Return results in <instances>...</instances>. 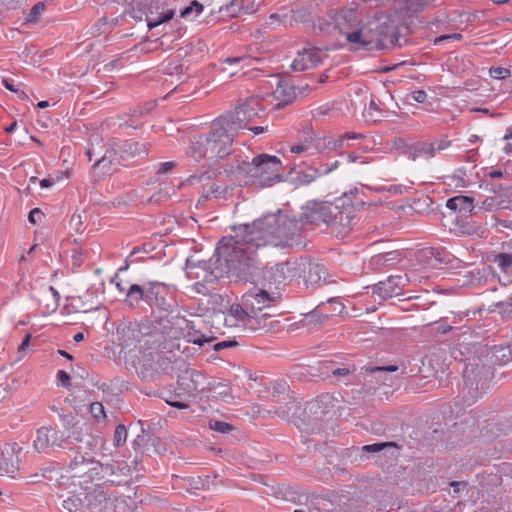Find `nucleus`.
<instances>
[{
    "mask_svg": "<svg viewBox=\"0 0 512 512\" xmlns=\"http://www.w3.org/2000/svg\"><path fill=\"white\" fill-rule=\"evenodd\" d=\"M141 301L160 314H172L177 306L169 287L161 282H148L142 286L132 284L126 291V304L136 307Z\"/></svg>",
    "mask_w": 512,
    "mask_h": 512,
    "instance_id": "7ed1b4c3",
    "label": "nucleus"
},
{
    "mask_svg": "<svg viewBox=\"0 0 512 512\" xmlns=\"http://www.w3.org/2000/svg\"><path fill=\"white\" fill-rule=\"evenodd\" d=\"M90 412L97 420L104 419L106 417L104 406L100 402H93L90 405Z\"/></svg>",
    "mask_w": 512,
    "mask_h": 512,
    "instance_id": "603ef678",
    "label": "nucleus"
},
{
    "mask_svg": "<svg viewBox=\"0 0 512 512\" xmlns=\"http://www.w3.org/2000/svg\"><path fill=\"white\" fill-rule=\"evenodd\" d=\"M220 119L213 121L210 131L204 134L208 159L217 162L232 154V144L236 134Z\"/></svg>",
    "mask_w": 512,
    "mask_h": 512,
    "instance_id": "20e7f679",
    "label": "nucleus"
},
{
    "mask_svg": "<svg viewBox=\"0 0 512 512\" xmlns=\"http://www.w3.org/2000/svg\"><path fill=\"white\" fill-rule=\"evenodd\" d=\"M275 302V297L266 290L252 288L242 296V303L250 310L251 314L261 316L263 309L270 307Z\"/></svg>",
    "mask_w": 512,
    "mask_h": 512,
    "instance_id": "ddd939ff",
    "label": "nucleus"
},
{
    "mask_svg": "<svg viewBox=\"0 0 512 512\" xmlns=\"http://www.w3.org/2000/svg\"><path fill=\"white\" fill-rule=\"evenodd\" d=\"M205 377L203 374L196 370L186 371L183 375L179 376L177 380L178 394L194 396L198 392H203Z\"/></svg>",
    "mask_w": 512,
    "mask_h": 512,
    "instance_id": "dca6fc26",
    "label": "nucleus"
},
{
    "mask_svg": "<svg viewBox=\"0 0 512 512\" xmlns=\"http://www.w3.org/2000/svg\"><path fill=\"white\" fill-rule=\"evenodd\" d=\"M431 144H433V151L436 153L448 148L451 145V141L444 137L431 142Z\"/></svg>",
    "mask_w": 512,
    "mask_h": 512,
    "instance_id": "5fc2aeb1",
    "label": "nucleus"
},
{
    "mask_svg": "<svg viewBox=\"0 0 512 512\" xmlns=\"http://www.w3.org/2000/svg\"><path fill=\"white\" fill-rule=\"evenodd\" d=\"M496 307L499 309V313L502 318H512V298L498 302Z\"/></svg>",
    "mask_w": 512,
    "mask_h": 512,
    "instance_id": "49530a36",
    "label": "nucleus"
},
{
    "mask_svg": "<svg viewBox=\"0 0 512 512\" xmlns=\"http://www.w3.org/2000/svg\"><path fill=\"white\" fill-rule=\"evenodd\" d=\"M45 11V4L43 2L36 3L27 15V22H35L37 18Z\"/></svg>",
    "mask_w": 512,
    "mask_h": 512,
    "instance_id": "de8ad7c7",
    "label": "nucleus"
},
{
    "mask_svg": "<svg viewBox=\"0 0 512 512\" xmlns=\"http://www.w3.org/2000/svg\"><path fill=\"white\" fill-rule=\"evenodd\" d=\"M80 465H86V459L82 455H77L74 457L73 460L69 463L68 467L71 471H74L78 468Z\"/></svg>",
    "mask_w": 512,
    "mask_h": 512,
    "instance_id": "680f3d73",
    "label": "nucleus"
},
{
    "mask_svg": "<svg viewBox=\"0 0 512 512\" xmlns=\"http://www.w3.org/2000/svg\"><path fill=\"white\" fill-rule=\"evenodd\" d=\"M85 509L93 512L105 511L113 502L114 498L101 485H95L92 488L82 492Z\"/></svg>",
    "mask_w": 512,
    "mask_h": 512,
    "instance_id": "f8f14e48",
    "label": "nucleus"
},
{
    "mask_svg": "<svg viewBox=\"0 0 512 512\" xmlns=\"http://www.w3.org/2000/svg\"><path fill=\"white\" fill-rule=\"evenodd\" d=\"M223 169L226 174L246 176L253 183L258 182L261 186H267L279 180L281 161L276 156L260 154L252 161L234 159Z\"/></svg>",
    "mask_w": 512,
    "mask_h": 512,
    "instance_id": "f03ea898",
    "label": "nucleus"
},
{
    "mask_svg": "<svg viewBox=\"0 0 512 512\" xmlns=\"http://www.w3.org/2000/svg\"><path fill=\"white\" fill-rule=\"evenodd\" d=\"M203 11V5L199 3L197 0H193L189 6L185 7L180 11V17L189 18L193 12H195L194 17L198 16Z\"/></svg>",
    "mask_w": 512,
    "mask_h": 512,
    "instance_id": "37998d69",
    "label": "nucleus"
},
{
    "mask_svg": "<svg viewBox=\"0 0 512 512\" xmlns=\"http://www.w3.org/2000/svg\"><path fill=\"white\" fill-rule=\"evenodd\" d=\"M493 364L505 365L512 360V349L506 345H495L490 349Z\"/></svg>",
    "mask_w": 512,
    "mask_h": 512,
    "instance_id": "f704fd0d",
    "label": "nucleus"
},
{
    "mask_svg": "<svg viewBox=\"0 0 512 512\" xmlns=\"http://www.w3.org/2000/svg\"><path fill=\"white\" fill-rule=\"evenodd\" d=\"M33 447L37 452H42L48 447L71 449L69 436L65 438L63 433L49 427H41L36 431Z\"/></svg>",
    "mask_w": 512,
    "mask_h": 512,
    "instance_id": "1a4fd4ad",
    "label": "nucleus"
},
{
    "mask_svg": "<svg viewBox=\"0 0 512 512\" xmlns=\"http://www.w3.org/2000/svg\"><path fill=\"white\" fill-rule=\"evenodd\" d=\"M364 136L360 133H345L344 135H342L339 139L337 140H333V141H329L328 142V146L332 149H338V148H341L343 146V143L345 140H350V139H353V140H356V139H362Z\"/></svg>",
    "mask_w": 512,
    "mask_h": 512,
    "instance_id": "c03bdc74",
    "label": "nucleus"
},
{
    "mask_svg": "<svg viewBox=\"0 0 512 512\" xmlns=\"http://www.w3.org/2000/svg\"><path fill=\"white\" fill-rule=\"evenodd\" d=\"M453 178L457 180L458 185L466 186V172L464 169H457L453 174Z\"/></svg>",
    "mask_w": 512,
    "mask_h": 512,
    "instance_id": "338daca9",
    "label": "nucleus"
},
{
    "mask_svg": "<svg viewBox=\"0 0 512 512\" xmlns=\"http://www.w3.org/2000/svg\"><path fill=\"white\" fill-rule=\"evenodd\" d=\"M316 26L320 31L327 34L331 33L333 30H337V28L333 27L332 21L329 19V13L327 14V17L319 18Z\"/></svg>",
    "mask_w": 512,
    "mask_h": 512,
    "instance_id": "8fccbe9b",
    "label": "nucleus"
},
{
    "mask_svg": "<svg viewBox=\"0 0 512 512\" xmlns=\"http://www.w3.org/2000/svg\"><path fill=\"white\" fill-rule=\"evenodd\" d=\"M358 4L354 6L342 8L340 11H330L329 19L332 21L333 27L345 35L350 30L358 27L360 24Z\"/></svg>",
    "mask_w": 512,
    "mask_h": 512,
    "instance_id": "9b49d317",
    "label": "nucleus"
},
{
    "mask_svg": "<svg viewBox=\"0 0 512 512\" xmlns=\"http://www.w3.org/2000/svg\"><path fill=\"white\" fill-rule=\"evenodd\" d=\"M186 327L181 330V334L179 335L180 339H186L188 343H193L199 346H203L205 343L210 342L211 339L207 338L204 334L200 333L195 326L193 321L186 319Z\"/></svg>",
    "mask_w": 512,
    "mask_h": 512,
    "instance_id": "b1692460",
    "label": "nucleus"
},
{
    "mask_svg": "<svg viewBox=\"0 0 512 512\" xmlns=\"http://www.w3.org/2000/svg\"><path fill=\"white\" fill-rule=\"evenodd\" d=\"M454 317L451 324L446 322V318L440 319L439 321L434 322L435 330L439 334H446L448 332H452L454 330V325L459 324L463 318L469 315V311L453 313Z\"/></svg>",
    "mask_w": 512,
    "mask_h": 512,
    "instance_id": "c9c22d12",
    "label": "nucleus"
},
{
    "mask_svg": "<svg viewBox=\"0 0 512 512\" xmlns=\"http://www.w3.org/2000/svg\"><path fill=\"white\" fill-rule=\"evenodd\" d=\"M187 153L195 161H199L203 158L208 159L204 134L195 136L190 140V144H189Z\"/></svg>",
    "mask_w": 512,
    "mask_h": 512,
    "instance_id": "473e14b6",
    "label": "nucleus"
},
{
    "mask_svg": "<svg viewBox=\"0 0 512 512\" xmlns=\"http://www.w3.org/2000/svg\"><path fill=\"white\" fill-rule=\"evenodd\" d=\"M21 450L22 448L17 443H13L0 453V473H6L10 477L15 478V474L20 469L18 454Z\"/></svg>",
    "mask_w": 512,
    "mask_h": 512,
    "instance_id": "f3484780",
    "label": "nucleus"
},
{
    "mask_svg": "<svg viewBox=\"0 0 512 512\" xmlns=\"http://www.w3.org/2000/svg\"><path fill=\"white\" fill-rule=\"evenodd\" d=\"M494 262L505 272L512 270V253H499Z\"/></svg>",
    "mask_w": 512,
    "mask_h": 512,
    "instance_id": "79ce46f5",
    "label": "nucleus"
},
{
    "mask_svg": "<svg viewBox=\"0 0 512 512\" xmlns=\"http://www.w3.org/2000/svg\"><path fill=\"white\" fill-rule=\"evenodd\" d=\"M208 390L212 393V396L224 402H230L234 396L232 394L230 385L227 381L213 380L208 383Z\"/></svg>",
    "mask_w": 512,
    "mask_h": 512,
    "instance_id": "c85d7f7f",
    "label": "nucleus"
},
{
    "mask_svg": "<svg viewBox=\"0 0 512 512\" xmlns=\"http://www.w3.org/2000/svg\"><path fill=\"white\" fill-rule=\"evenodd\" d=\"M462 38H463V35L460 33L445 34V35H441V36L435 38L434 43L440 44L441 42L446 41V40L460 41Z\"/></svg>",
    "mask_w": 512,
    "mask_h": 512,
    "instance_id": "13d9d810",
    "label": "nucleus"
},
{
    "mask_svg": "<svg viewBox=\"0 0 512 512\" xmlns=\"http://www.w3.org/2000/svg\"><path fill=\"white\" fill-rule=\"evenodd\" d=\"M363 27H364V30L368 32V34H367L368 41L373 42L371 44L373 51L377 50V43H379V41L377 39L378 38L377 28L379 27V19L371 20V21L367 22L366 24H364Z\"/></svg>",
    "mask_w": 512,
    "mask_h": 512,
    "instance_id": "ea45409f",
    "label": "nucleus"
},
{
    "mask_svg": "<svg viewBox=\"0 0 512 512\" xmlns=\"http://www.w3.org/2000/svg\"><path fill=\"white\" fill-rule=\"evenodd\" d=\"M245 0H231L229 4H226L220 8L221 12H226L231 17H237L240 14H249V8L244 6Z\"/></svg>",
    "mask_w": 512,
    "mask_h": 512,
    "instance_id": "e433bc0d",
    "label": "nucleus"
},
{
    "mask_svg": "<svg viewBox=\"0 0 512 512\" xmlns=\"http://www.w3.org/2000/svg\"><path fill=\"white\" fill-rule=\"evenodd\" d=\"M471 331H472L471 327L467 324H464L462 326L454 325L453 337H459L461 335H466V334L471 333Z\"/></svg>",
    "mask_w": 512,
    "mask_h": 512,
    "instance_id": "e2e57ef3",
    "label": "nucleus"
},
{
    "mask_svg": "<svg viewBox=\"0 0 512 512\" xmlns=\"http://www.w3.org/2000/svg\"><path fill=\"white\" fill-rule=\"evenodd\" d=\"M408 279L406 276L393 275L388 277L385 281H380L373 285L372 293L377 295L381 300H387L402 294Z\"/></svg>",
    "mask_w": 512,
    "mask_h": 512,
    "instance_id": "4468645a",
    "label": "nucleus"
},
{
    "mask_svg": "<svg viewBox=\"0 0 512 512\" xmlns=\"http://www.w3.org/2000/svg\"><path fill=\"white\" fill-rule=\"evenodd\" d=\"M57 377L60 381L61 386L65 388L70 387V376L67 372H65L64 370H59L57 373Z\"/></svg>",
    "mask_w": 512,
    "mask_h": 512,
    "instance_id": "69168bd1",
    "label": "nucleus"
},
{
    "mask_svg": "<svg viewBox=\"0 0 512 512\" xmlns=\"http://www.w3.org/2000/svg\"><path fill=\"white\" fill-rule=\"evenodd\" d=\"M411 98L418 103H423L427 98V93L424 90H416L411 93Z\"/></svg>",
    "mask_w": 512,
    "mask_h": 512,
    "instance_id": "774afa93",
    "label": "nucleus"
},
{
    "mask_svg": "<svg viewBox=\"0 0 512 512\" xmlns=\"http://www.w3.org/2000/svg\"><path fill=\"white\" fill-rule=\"evenodd\" d=\"M110 147L114 154L118 155L121 159H132L148 155L147 144L133 140H113L110 143Z\"/></svg>",
    "mask_w": 512,
    "mask_h": 512,
    "instance_id": "2eb2a0df",
    "label": "nucleus"
},
{
    "mask_svg": "<svg viewBox=\"0 0 512 512\" xmlns=\"http://www.w3.org/2000/svg\"><path fill=\"white\" fill-rule=\"evenodd\" d=\"M44 214L39 208H34L29 212L28 219L32 224L41 222Z\"/></svg>",
    "mask_w": 512,
    "mask_h": 512,
    "instance_id": "bf43d9fd",
    "label": "nucleus"
},
{
    "mask_svg": "<svg viewBox=\"0 0 512 512\" xmlns=\"http://www.w3.org/2000/svg\"><path fill=\"white\" fill-rule=\"evenodd\" d=\"M338 213L334 219V226L342 227L343 229L350 228L352 221L355 218L354 211L358 208H352L350 205H345V201L342 203L337 202Z\"/></svg>",
    "mask_w": 512,
    "mask_h": 512,
    "instance_id": "393cba45",
    "label": "nucleus"
},
{
    "mask_svg": "<svg viewBox=\"0 0 512 512\" xmlns=\"http://www.w3.org/2000/svg\"><path fill=\"white\" fill-rule=\"evenodd\" d=\"M387 446H395V444L393 442L375 443V444L364 446V450L367 452H379Z\"/></svg>",
    "mask_w": 512,
    "mask_h": 512,
    "instance_id": "4d7b16f0",
    "label": "nucleus"
},
{
    "mask_svg": "<svg viewBox=\"0 0 512 512\" xmlns=\"http://www.w3.org/2000/svg\"><path fill=\"white\" fill-rule=\"evenodd\" d=\"M446 207L452 211H459L463 215L477 214L474 198L464 195L451 197L446 202Z\"/></svg>",
    "mask_w": 512,
    "mask_h": 512,
    "instance_id": "4be33fe9",
    "label": "nucleus"
},
{
    "mask_svg": "<svg viewBox=\"0 0 512 512\" xmlns=\"http://www.w3.org/2000/svg\"><path fill=\"white\" fill-rule=\"evenodd\" d=\"M303 272L304 280L307 284L318 285L321 282L327 283L326 281V268L324 265L312 261H306L299 264Z\"/></svg>",
    "mask_w": 512,
    "mask_h": 512,
    "instance_id": "aec40b11",
    "label": "nucleus"
},
{
    "mask_svg": "<svg viewBox=\"0 0 512 512\" xmlns=\"http://www.w3.org/2000/svg\"><path fill=\"white\" fill-rule=\"evenodd\" d=\"M489 75L494 79H505L510 77L511 71L505 67H491L489 69Z\"/></svg>",
    "mask_w": 512,
    "mask_h": 512,
    "instance_id": "09e8293b",
    "label": "nucleus"
},
{
    "mask_svg": "<svg viewBox=\"0 0 512 512\" xmlns=\"http://www.w3.org/2000/svg\"><path fill=\"white\" fill-rule=\"evenodd\" d=\"M311 147H312L311 143L306 141V143L291 145L290 151H291V153H294V154H300V153L308 151L309 149H311Z\"/></svg>",
    "mask_w": 512,
    "mask_h": 512,
    "instance_id": "052dcab7",
    "label": "nucleus"
},
{
    "mask_svg": "<svg viewBox=\"0 0 512 512\" xmlns=\"http://www.w3.org/2000/svg\"><path fill=\"white\" fill-rule=\"evenodd\" d=\"M398 370L397 365H387V366H374L367 367V373H376V372H396Z\"/></svg>",
    "mask_w": 512,
    "mask_h": 512,
    "instance_id": "864d4df0",
    "label": "nucleus"
},
{
    "mask_svg": "<svg viewBox=\"0 0 512 512\" xmlns=\"http://www.w3.org/2000/svg\"><path fill=\"white\" fill-rule=\"evenodd\" d=\"M175 15V9L162 7V11L151 10L149 15L147 16V25L150 29L155 28L165 22L171 20Z\"/></svg>",
    "mask_w": 512,
    "mask_h": 512,
    "instance_id": "c756f323",
    "label": "nucleus"
},
{
    "mask_svg": "<svg viewBox=\"0 0 512 512\" xmlns=\"http://www.w3.org/2000/svg\"><path fill=\"white\" fill-rule=\"evenodd\" d=\"M338 213L337 201L335 204L324 203L313 208L309 214L306 215L307 221L312 223H325L328 226H334V219Z\"/></svg>",
    "mask_w": 512,
    "mask_h": 512,
    "instance_id": "6ab92c4d",
    "label": "nucleus"
},
{
    "mask_svg": "<svg viewBox=\"0 0 512 512\" xmlns=\"http://www.w3.org/2000/svg\"><path fill=\"white\" fill-rule=\"evenodd\" d=\"M249 58L245 55L243 56H236V57H227L223 62L222 65H237L240 62L248 61Z\"/></svg>",
    "mask_w": 512,
    "mask_h": 512,
    "instance_id": "0e129e2a",
    "label": "nucleus"
},
{
    "mask_svg": "<svg viewBox=\"0 0 512 512\" xmlns=\"http://www.w3.org/2000/svg\"><path fill=\"white\" fill-rule=\"evenodd\" d=\"M476 211H495L502 207V201L497 196H488L481 202L475 204Z\"/></svg>",
    "mask_w": 512,
    "mask_h": 512,
    "instance_id": "58836bf2",
    "label": "nucleus"
},
{
    "mask_svg": "<svg viewBox=\"0 0 512 512\" xmlns=\"http://www.w3.org/2000/svg\"><path fill=\"white\" fill-rule=\"evenodd\" d=\"M274 97L279 100L275 105V109H282L297 97L295 85H290L282 81L279 82L276 89L273 92Z\"/></svg>",
    "mask_w": 512,
    "mask_h": 512,
    "instance_id": "5701e85b",
    "label": "nucleus"
},
{
    "mask_svg": "<svg viewBox=\"0 0 512 512\" xmlns=\"http://www.w3.org/2000/svg\"><path fill=\"white\" fill-rule=\"evenodd\" d=\"M62 507L68 512H81L85 509L82 493L71 495L63 500Z\"/></svg>",
    "mask_w": 512,
    "mask_h": 512,
    "instance_id": "4c0bfd02",
    "label": "nucleus"
},
{
    "mask_svg": "<svg viewBox=\"0 0 512 512\" xmlns=\"http://www.w3.org/2000/svg\"><path fill=\"white\" fill-rule=\"evenodd\" d=\"M127 439V429L123 424H119L115 428L113 442L116 447L124 445Z\"/></svg>",
    "mask_w": 512,
    "mask_h": 512,
    "instance_id": "a18cd8bd",
    "label": "nucleus"
},
{
    "mask_svg": "<svg viewBox=\"0 0 512 512\" xmlns=\"http://www.w3.org/2000/svg\"><path fill=\"white\" fill-rule=\"evenodd\" d=\"M360 194H364L363 189H359L357 187L350 189L348 192L343 193L342 197L338 198L336 201L338 203H342L345 201V205H350L352 208L362 209L365 206L375 205L373 202H366Z\"/></svg>",
    "mask_w": 512,
    "mask_h": 512,
    "instance_id": "cd10ccee",
    "label": "nucleus"
},
{
    "mask_svg": "<svg viewBox=\"0 0 512 512\" xmlns=\"http://www.w3.org/2000/svg\"><path fill=\"white\" fill-rule=\"evenodd\" d=\"M303 221L283 214H269L252 224H243L233 236H224L218 242L214 255L199 266L215 279L225 275L240 282H251L259 266L256 252L265 246L290 247L300 245Z\"/></svg>",
    "mask_w": 512,
    "mask_h": 512,
    "instance_id": "f257e3e1",
    "label": "nucleus"
},
{
    "mask_svg": "<svg viewBox=\"0 0 512 512\" xmlns=\"http://www.w3.org/2000/svg\"><path fill=\"white\" fill-rule=\"evenodd\" d=\"M335 399L332 395L325 393L316 397L309 404V409L314 411V413H318V410L321 414H328L334 408Z\"/></svg>",
    "mask_w": 512,
    "mask_h": 512,
    "instance_id": "7c9ffc66",
    "label": "nucleus"
},
{
    "mask_svg": "<svg viewBox=\"0 0 512 512\" xmlns=\"http://www.w3.org/2000/svg\"><path fill=\"white\" fill-rule=\"evenodd\" d=\"M325 56L319 48L307 45L297 52L290 67L298 72L314 69L323 63Z\"/></svg>",
    "mask_w": 512,
    "mask_h": 512,
    "instance_id": "9d476101",
    "label": "nucleus"
},
{
    "mask_svg": "<svg viewBox=\"0 0 512 512\" xmlns=\"http://www.w3.org/2000/svg\"><path fill=\"white\" fill-rule=\"evenodd\" d=\"M372 260L376 265L388 266L399 260V254L396 251L386 252L376 255Z\"/></svg>",
    "mask_w": 512,
    "mask_h": 512,
    "instance_id": "a19ab883",
    "label": "nucleus"
},
{
    "mask_svg": "<svg viewBox=\"0 0 512 512\" xmlns=\"http://www.w3.org/2000/svg\"><path fill=\"white\" fill-rule=\"evenodd\" d=\"M354 31H349L345 34L346 40L349 43L358 44L361 48L367 51H373L371 44L373 42L368 41L367 34L368 32L364 30L363 25L360 27L354 28Z\"/></svg>",
    "mask_w": 512,
    "mask_h": 512,
    "instance_id": "72a5a7b5",
    "label": "nucleus"
},
{
    "mask_svg": "<svg viewBox=\"0 0 512 512\" xmlns=\"http://www.w3.org/2000/svg\"><path fill=\"white\" fill-rule=\"evenodd\" d=\"M114 151H107L94 165V169H98L102 174H112L117 170L118 158L115 157Z\"/></svg>",
    "mask_w": 512,
    "mask_h": 512,
    "instance_id": "2f4dec72",
    "label": "nucleus"
},
{
    "mask_svg": "<svg viewBox=\"0 0 512 512\" xmlns=\"http://www.w3.org/2000/svg\"><path fill=\"white\" fill-rule=\"evenodd\" d=\"M331 171L332 168L316 167L314 163L312 166L307 167L306 169H301L300 171L297 172V181L301 185H309L320 176L326 175Z\"/></svg>",
    "mask_w": 512,
    "mask_h": 512,
    "instance_id": "bb28decb",
    "label": "nucleus"
},
{
    "mask_svg": "<svg viewBox=\"0 0 512 512\" xmlns=\"http://www.w3.org/2000/svg\"><path fill=\"white\" fill-rule=\"evenodd\" d=\"M345 306L338 298L332 297L326 302H320L313 310L303 314L302 322L306 325H323L330 317L339 315Z\"/></svg>",
    "mask_w": 512,
    "mask_h": 512,
    "instance_id": "6e6552de",
    "label": "nucleus"
},
{
    "mask_svg": "<svg viewBox=\"0 0 512 512\" xmlns=\"http://www.w3.org/2000/svg\"><path fill=\"white\" fill-rule=\"evenodd\" d=\"M367 112L370 115V117L373 118V121H378V116L382 114V112L379 110L377 103L373 99L369 103Z\"/></svg>",
    "mask_w": 512,
    "mask_h": 512,
    "instance_id": "6e6d98bb",
    "label": "nucleus"
},
{
    "mask_svg": "<svg viewBox=\"0 0 512 512\" xmlns=\"http://www.w3.org/2000/svg\"><path fill=\"white\" fill-rule=\"evenodd\" d=\"M300 265L297 262L284 261L271 267V274L274 283L281 284L287 279L297 276V269Z\"/></svg>",
    "mask_w": 512,
    "mask_h": 512,
    "instance_id": "412c9836",
    "label": "nucleus"
},
{
    "mask_svg": "<svg viewBox=\"0 0 512 512\" xmlns=\"http://www.w3.org/2000/svg\"><path fill=\"white\" fill-rule=\"evenodd\" d=\"M170 315L165 314L164 316L157 317L153 324L154 330L165 338L163 347L169 352L174 349H180L179 335L181 330L184 329L183 327L187 326L185 317Z\"/></svg>",
    "mask_w": 512,
    "mask_h": 512,
    "instance_id": "0eeeda50",
    "label": "nucleus"
},
{
    "mask_svg": "<svg viewBox=\"0 0 512 512\" xmlns=\"http://www.w3.org/2000/svg\"><path fill=\"white\" fill-rule=\"evenodd\" d=\"M209 427H210V429H212L216 432L223 433V434L228 433L231 430H233L232 425H230L229 423L223 422V421H218V420L211 421L209 423Z\"/></svg>",
    "mask_w": 512,
    "mask_h": 512,
    "instance_id": "3c124183",
    "label": "nucleus"
},
{
    "mask_svg": "<svg viewBox=\"0 0 512 512\" xmlns=\"http://www.w3.org/2000/svg\"><path fill=\"white\" fill-rule=\"evenodd\" d=\"M404 154L408 159L415 161L420 157L432 158L435 156L433 151V144L431 142H417L411 146H408L404 151Z\"/></svg>",
    "mask_w": 512,
    "mask_h": 512,
    "instance_id": "a878e982",
    "label": "nucleus"
},
{
    "mask_svg": "<svg viewBox=\"0 0 512 512\" xmlns=\"http://www.w3.org/2000/svg\"><path fill=\"white\" fill-rule=\"evenodd\" d=\"M265 107L262 100L257 96H251L238 104L234 110L228 111L218 119L236 135L242 129L248 128L249 122L258 117L260 111Z\"/></svg>",
    "mask_w": 512,
    "mask_h": 512,
    "instance_id": "39448f33",
    "label": "nucleus"
},
{
    "mask_svg": "<svg viewBox=\"0 0 512 512\" xmlns=\"http://www.w3.org/2000/svg\"><path fill=\"white\" fill-rule=\"evenodd\" d=\"M214 317L216 321L224 322L230 327L242 324L251 330H258L267 327L266 321L270 316L268 314H261V316L253 315L242 303L232 304L228 316L220 310L214 313Z\"/></svg>",
    "mask_w": 512,
    "mask_h": 512,
    "instance_id": "423d86ee",
    "label": "nucleus"
},
{
    "mask_svg": "<svg viewBox=\"0 0 512 512\" xmlns=\"http://www.w3.org/2000/svg\"><path fill=\"white\" fill-rule=\"evenodd\" d=\"M378 41L377 50L388 49L398 44V36L396 26L389 20H380L377 28Z\"/></svg>",
    "mask_w": 512,
    "mask_h": 512,
    "instance_id": "a211bd4d",
    "label": "nucleus"
}]
</instances>
